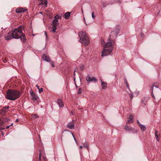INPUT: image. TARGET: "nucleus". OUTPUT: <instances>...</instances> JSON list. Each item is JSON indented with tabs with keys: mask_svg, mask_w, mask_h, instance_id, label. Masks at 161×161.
<instances>
[{
	"mask_svg": "<svg viewBox=\"0 0 161 161\" xmlns=\"http://www.w3.org/2000/svg\"><path fill=\"white\" fill-rule=\"evenodd\" d=\"M118 31L117 30L112 31L111 34L109 36V37L108 39L107 42L103 46V50L102 52L101 56L104 57L107 55L108 54H110L112 52L113 47V46L112 41L115 39L118 35Z\"/></svg>",
	"mask_w": 161,
	"mask_h": 161,
	"instance_id": "f257e3e1",
	"label": "nucleus"
},
{
	"mask_svg": "<svg viewBox=\"0 0 161 161\" xmlns=\"http://www.w3.org/2000/svg\"><path fill=\"white\" fill-rule=\"evenodd\" d=\"M14 38L18 39H20L23 42H25L26 41L25 36L22 33V28L20 26L17 28H15L12 32Z\"/></svg>",
	"mask_w": 161,
	"mask_h": 161,
	"instance_id": "f03ea898",
	"label": "nucleus"
},
{
	"mask_svg": "<svg viewBox=\"0 0 161 161\" xmlns=\"http://www.w3.org/2000/svg\"><path fill=\"white\" fill-rule=\"evenodd\" d=\"M21 95L20 92L17 90L8 89L7 92V99L14 100L19 97Z\"/></svg>",
	"mask_w": 161,
	"mask_h": 161,
	"instance_id": "7ed1b4c3",
	"label": "nucleus"
},
{
	"mask_svg": "<svg viewBox=\"0 0 161 161\" xmlns=\"http://www.w3.org/2000/svg\"><path fill=\"white\" fill-rule=\"evenodd\" d=\"M80 42L85 46H87L89 43V39L88 36L85 31L80 32L79 34Z\"/></svg>",
	"mask_w": 161,
	"mask_h": 161,
	"instance_id": "20e7f679",
	"label": "nucleus"
},
{
	"mask_svg": "<svg viewBox=\"0 0 161 161\" xmlns=\"http://www.w3.org/2000/svg\"><path fill=\"white\" fill-rule=\"evenodd\" d=\"M8 119L4 118L2 120H0V130H3L5 129V125H7V123L9 121Z\"/></svg>",
	"mask_w": 161,
	"mask_h": 161,
	"instance_id": "39448f33",
	"label": "nucleus"
},
{
	"mask_svg": "<svg viewBox=\"0 0 161 161\" xmlns=\"http://www.w3.org/2000/svg\"><path fill=\"white\" fill-rule=\"evenodd\" d=\"M52 24V27L51 28L52 30H51V31L53 32H55L56 30L57 26L59 25L58 20H53Z\"/></svg>",
	"mask_w": 161,
	"mask_h": 161,
	"instance_id": "423d86ee",
	"label": "nucleus"
},
{
	"mask_svg": "<svg viewBox=\"0 0 161 161\" xmlns=\"http://www.w3.org/2000/svg\"><path fill=\"white\" fill-rule=\"evenodd\" d=\"M9 108V106H7L3 107V109L0 110V115L2 116H4L5 114L8 112L7 110Z\"/></svg>",
	"mask_w": 161,
	"mask_h": 161,
	"instance_id": "0eeeda50",
	"label": "nucleus"
},
{
	"mask_svg": "<svg viewBox=\"0 0 161 161\" xmlns=\"http://www.w3.org/2000/svg\"><path fill=\"white\" fill-rule=\"evenodd\" d=\"M12 32H8L5 37V39L6 40H9L11 39L14 38Z\"/></svg>",
	"mask_w": 161,
	"mask_h": 161,
	"instance_id": "6e6552de",
	"label": "nucleus"
},
{
	"mask_svg": "<svg viewBox=\"0 0 161 161\" xmlns=\"http://www.w3.org/2000/svg\"><path fill=\"white\" fill-rule=\"evenodd\" d=\"M75 121L72 120L71 122H70L67 125V127L70 129H74Z\"/></svg>",
	"mask_w": 161,
	"mask_h": 161,
	"instance_id": "1a4fd4ad",
	"label": "nucleus"
},
{
	"mask_svg": "<svg viewBox=\"0 0 161 161\" xmlns=\"http://www.w3.org/2000/svg\"><path fill=\"white\" fill-rule=\"evenodd\" d=\"M86 80L88 82H91L93 81H96L97 80L94 77H91L90 75H88L86 77Z\"/></svg>",
	"mask_w": 161,
	"mask_h": 161,
	"instance_id": "9d476101",
	"label": "nucleus"
},
{
	"mask_svg": "<svg viewBox=\"0 0 161 161\" xmlns=\"http://www.w3.org/2000/svg\"><path fill=\"white\" fill-rule=\"evenodd\" d=\"M26 10H27L25 8L20 7L17 8L15 10V12L17 13L21 14Z\"/></svg>",
	"mask_w": 161,
	"mask_h": 161,
	"instance_id": "9b49d317",
	"label": "nucleus"
},
{
	"mask_svg": "<svg viewBox=\"0 0 161 161\" xmlns=\"http://www.w3.org/2000/svg\"><path fill=\"white\" fill-rule=\"evenodd\" d=\"M125 130L126 131H130L133 130V132H136L137 131V130H136L134 128H132L128 126L125 125Z\"/></svg>",
	"mask_w": 161,
	"mask_h": 161,
	"instance_id": "f8f14e48",
	"label": "nucleus"
},
{
	"mask_svg": "<svg viewBox=\"0 0 161 161\" xmlns=\"http://www.w3.org/2000/svg\"><path fill=\"white\" fill-rule=\"evenodd\" d=\"M154 89H157V91H160V89L159 88H158V87L157 86H155L154 85H153V87H152V96L153 97L154 99H155V97L154 96V95H153V90H154ZM154 90L155 91V89H154Z\"/></svg>",
	"mask_w": 161,
	"mask_h": 161,
	"instance_id": "ddd939ff",
	"label": "nucleus"
},
{
	"mask_svg": "<svg viewBox=\"0 0 161 161\" xmlns=\"http://www.w3.org/2000/svg\"><path fill=\"white\" fill-rule=\"evenodd\" d=\"M57 103L59 107L61 108L64 106L62 101L61 99H58L57 100Z\"/></svg>",
	"mask_w": 161,
	"mask_h": 161,
	"instance_id": "4468645a",
	"label": "nucleus"
},
{
	"mask_svg": "<svg viewBox=\"0 0 161 161\" xmlns=\"http://www.w3.org/2000/svg\"><path fill=\"white\" fill-rule=\"evenodd\" d=\"M133 118V117L132 115H130L128 118L129 119L126 122V123L127 124H130L133 123L132 120Z\"/></svg>",
	"mask_w": 161,
	"mask_h": 161,
	"instance_id": "2eb2a0df",
	"label": "nucleus"
},
{
	"mask_svg": "<svg viewBox=\"0 0 161 161\" xmlns=\"http://www.w3.org/2000/svg\"><path fill=\"white\" fill-rule=\"evenodd\" d=\"M70 13L69 12H66L63 16V17L66 19H69L70 16Z\"/></svg>",
	"mask_w": 161,
	"mask_h": 161,
	"instance_id": "dca6fc26",
	"label": "nucleus"
},
{
	"mask_svg": "<svg viewBox=\"0 0 161 161\" xmlns=\"http://www.w3.org/2000/svg\"><path fill=\"white\" fill-rule=\"evenodd\" d=\"M100 80L101 81V84L102 85V88L103 89H104L107 88V83L105 82H103L100 79Z\"/></svg>",
	"mask_w": 161,
	"mask_h": 161,
	"instance_id": "f3484780",
	"label": "nucleus"
},
{
	"mask_svg": "<svg viewBox=\"0 0 161 161\" xmlns=\"http://www.w3.org/2000/svg\"><path fill=\"white\" fill-rule=\"evenodd\" d=\"M139 127L142 131H144L146 129V127L144 125L140 124Z\"/></svg>",
	"mask_w": 161,
	"mask_h": 161,
	"instance_id": "a211bd4d",
	"label": "nucleus"
},
{
	"mask_svg": "<svg viewBox=\"0 0 161 161\" xmlns=\"http://www.w3.org/2000/svg\"><path fill=\"white\" fill-rule=\"evenodd\" d=\"M41 3L39 4H43L45 5H46L47 3V0H41Z\"/></svg>",
	"mask_w": 161,
	"mask_h": 161,
	"instance_id": "6ab92c4d",
	"label": "nucleus"
},
{
	"mask_svg": "<svg viewBox=\"0 0 161 161\" xmlns=\"http://www.w3.org/2000/svg\"><path fill=\"white\" fill-rule=\"evenodd\" d=\"M47 56L45 55V54H43L42 55V59L43 60H44L46 58Z\"/></svg>",
	"mask_w": 161,
	"mask_h": 161,
	"instance_id": "aec40b11",
	"label": "nucleus"
},
{
	"mask_svg": "<svg viewBox=\"0 0 161 161\" xmlns=\"http://www.w3.org/2000/svg\"><path fill=\"white\" fill-rule=\"evenodd\" d=\"M148 100V98L147 97H144L143 99H142V102L144 101V100L146 102H147Z\"/></svg>",
	"mask_w": 161,
	"mask_h": 161,
	"instance_id": "412c9836",
	"label": "nucleus"
},
{
	"mask_svg": "<svg viewBox=\"0 0 161 161\" xmlns=\"http://www.w3.org/2000/svg\"><path fill=\"white\" fill-rule=\"evenodd\" d=\"M50 59L49 58L47 57V58H46L44 61H46L47 62H50Z\"/></svg>",
	"mask_w": 161,
	"mask_h": 161,
	"instance_id": "4be33fe9",
	"label": "nucleus"
},
{
	"mask_svg": "<svg viewBox=\"0 0 161 161\" xmlns=\"http://www.w3.org/2000/svg\"><path fill=\"white\" fill-rule=\"evenodd\" d=\"M32 116L33 119H36V118L37 117V115L36 114L32 115Z\"/></svg>",
	"mask_w": 161,
	"mask_h": 161,
	"instance_id": "5701e85b",
	"label": "nucleus"
},
{
	"mask_svg": "<svg viewBox=\"0 0 161 161\" xmlns=\"http://www.w3.org/2000/svg\"><path fill=\"white\" fill-rule=\"evenodd\" d=\"M159 135H155V137H156V139L157 140V141H158V142H159V140H158V138H159L158 136Z\"/></svg>",
	"mask_w": 161,
	"mask_h": 161,
	"instance_id": "b1692460",
	"label": "nucleus"
},
{
	"mask_svg": "<svg viewBox=\"0 0 161 161\" xmlns=\"http://www.w3.org/2000/svg\"><path fill=\"white\" fill-rule=\"evenodd\" d=\"M102 5L103 7H104L107 5V4L105 2H103L102 3Z\"/></svg>",
	"mask_w": 161,
	"mask_h": 161,
	"instance_id": "393cba45",
	"label": "nucleus"
},
{
	"mask_svg": "<svg viewBox=\"0 0 161 161\" xmlns=\"http://www.w3.org/2000/svg\"><path fill=\"white\" fill-rule=\"evenodd\" d=\"M101 43L102 45H103L105 43V42L104 40H101Z\"/></svg>",
	"mask_w": 161,
	"mask_h": 161,
	"instance_id": "a878e982",
	"label": "nucleus"
},
{
	"mask_svg": "<svg viewBox=\"0 0 161 161\" xmlns=\"http://www.w3.org/2000/svg\"><path fill=\"white\" fill-rule=\"evenodd\" d=\"M81 92H82V90H81V89L79 88V90H78V94H80L81 93Z\"/></svg>",
	"mask_w": 161,
	"mask_h": 161,
	"instance_id": "bb28decb",
	"label": "nucleus"
},
{
	"mask_svg": "<svg viewBox=\"0 0 161 161\" xmlns=\"http://www.w3.org/2000/svg\"><path fill=\"white\" fill-rule=\"evenodd\" d=\"M59 16L58 15H56L54 17V20H58V19L59 18Z\"/></svg>",
	"mask_w": 161,
	"mask_h": 161,
	"instance_id": "cd10ccee",
	"label": "nucleus"
},
{
	"mask_svg": "<svg viewBox=\"0 0 161 161\" xmlns=\"http://www.w3.org/2000/svg\"><path fill=\"white\" fill-rule=\"evenodd\" d=\"M43 91V88H40V89L39 90V93H41V92H42Z\"/></svg>",
	"mask_w": 161,
	"mask_h": 161,
	"instance_id": "c85d7f7f",
	"label": "nucleus"
},
{
	"mask_svg": "<svg viewBox=\"0 0 161 161\" xmlns=\"http://www.w3.org/2000/svg\"><path fill=\"white\" fill-rule=\"evenodd\" d=\"M130 96L131 98V100L133 98V95L132 94V93H130Z\"/></svg>",
	"mask_w": 161,
	"mask_h": 161,
	"instance_id": "c756f323",
	"label": "nucleus"
},
{
	"mask_svg": "<svg viewBox=\"0 0 161 161\" xmlns=\"http://www.w3.org/2000/svg\"><path fill=\"white\" fill-rule=\"evenodd\" d=\"M33 98L34 99H37V97L34 94L32 95Z\"/></svg>",
	"mask_w": 161,
	"mask_h": 161,
	"instance_id": "7c9ffc66",
	"label": "nucleus"
},
{
	"mask_svg": "<svg viewBox=\"0 0 161 161\" xmlns=\"http://www.w3.org/2000/svg\"><path fill=\"white\" fill-rule=\"evenodd\" d=\"M158 131L157 130H155V135H159L158 134Z\"/></svg>",
	"mask_w": 161,
	"mask_h": 161,
	"instance_id": "2f4dec72",
	"label": "nucleus"
},
{
	"mask_svg": "<svg viewBox=\"0 0 161 161\" xmlns=\"http://www.w3.org/2000/svg\"><path fill=\"white\" fill-rule=\"evenodd\" d=\"M13 125V124H12L11 125H8V126H6V128L7 129H8V128H9V127L11 126V125Z\"/></svg>",
	"mask_w": 161,
	"mask_h": 161,
	"instance_id": "473e14b6",
	"label": "nucleus"
},
{
	"mask_svg": "<svg viewBox=\"0 0 161 161\" xmlns=\"http://www.w3.org/2000/svg\"><path fill=\"white\" fill-rule=\"evenodd\" d=\"M92 18L93 19H94V18L95 17V16L94 15V12H92Z\"/></svg>",
	"mask_w": 161,
	"mask_h": 161,
	"instance_id": "72a5a7b5",
	"label": "nucleus"
},
{
	"mask_svg": "<svg viewBox=\"0 0 161 161\" xmlns=\"http://www.w3.org/2000/svg\"><path fill=\"white\" fill-rule=\"evenodd\" d=\"M44 35H45V36H46V38L47 39V32L46 31H45L44 32Z\"/></svg>",
	"mask_w": 161,
	"mask_h": 161,
	"instance_id": "f704fd0d",
	"label": "nucleus"
},
{
	"mask_svg": "<svg viewBox=\"0 0 161 161\" xmlns=\"http://www.w3.org/2000/svg\"><path fill=\"white\" fill-rule=\"evenodd\" d=\"M3 62L4 63H5L7 62V61L6 59H4L3 60Z\"/></svg>",
	"mask_w": 161,
	"mask_h": 161,
	"instance_id": "c9c22d12",
	"label": "nucleus"
},
{
	"mask_svg": "<svg viewBox=\"0 0 161 161\" xmlns=\"http://www.w3.org/2000/svg\"><path fill=\"white\" fill-rule=\"evenodd\" d=\"M125 80V83L126 84H128V83L127 82V80L126 79L125 80Z\"/></svg>",
	"mask_w": 161,
	"mask_h": 161,
	"instance_id": "e433bc0d",
	"label": "nucleus"
},
{
	"mask_svg": "<svg viewBox=\"0 0 161 161\" xmlns=\"http://www.w3.org/2000/svg\"><path fill=\"white\" fill-rule=\"evenodd\" d=\"M36 87L38 89V90L40 89L39 86L38 85H36Z\"/></svg>",
	"mask_w": 161,
	"mask_h": 161,
	"instance_id": "4c0bfd02",
	"label": "nucleus"
},
{
	"mask_svg": "<svg viewBox=\"0 0 161 161\" xmlns=\"http://www.w3.org/2000/svg\"><path fill=\"white\" fill-rule=\"evenodd\" d=\"M137 123L139 125V126H140V124H141L140 123V122H139V120H137Z\"/></svg>",
	"mask_w": 161,
	"mask_h": 161,
	"instance_id": "58836bf2",
	"label": "nucleus"
},
{
	"mask_svg": "<svg viewBox=\"0 0 161 161\" xmlns=\"http://www.w3.org/2000/svg\"><path fill=\"white\" fill-rule=\"evenodd\" d=\"M51 66H52V67H54V65L53 63H51Z\"/></svg>",
	"mask_w": 161,
	"mask_h": 161,
	"instance_id": "ea45409f",
	"label": "nucleus"
},
{
	"mask_svg": "<svg viewBox=\"0 0 161 161\" xmlns=\"http://www.w3.org/2000/svg\"><path fill=\"white\" fill-rule=\"evenodd\" d=\"M126 86L128 89H129V85L128 84H126Z\"/></svg>",
	"mask_w": 161,
	"mask_h": 161,
	"instance_id": "a19ab883",
	"label": "nucleus"
},
{
	"mask_svg": "<svg viewBox=\"0 0 161 161\" xmlns=\"http://www.w3.org/2000/svg\"><path fill=\"white\" fill-rule=\"evenodd\" d=\"M82 148H83V147L81 146H80L79 147V148L80 149H82Z\"/></svg>",
	"mask_w": 161,
	"mask_h": 161,
	"instance_id": "79ce46f5",
	"label": "nucleus"
},
{
	"mask_svg": "<svg viewBox=\"0 0 161 161\" xmlns=\"http://www.w3.org/2000/svg\"><path fill=\"white\" fill-rule=\"evenodd\" d=\"M2 34L0 33V38L2 36Z\"/></svg>",
	"mask_w": 161,
	"mask_h": 161,
	"instance_id": "37998d69",
	"label": "nucleus"
},
{
	"mask_svg": "<svg viewBox=\"0 0 161 161\" xmlns=\"http://www.w3.org/2000/svg\"><path fill=\"white\" fill-rule=\"evenodd\" d=\"M40 157H41V153L40 152V153H39V159H40Z\"/></svg>",
	"mask_w": 161,
	"mask_h": 161,
	"instance_id": "c03bdc74",
	"label": "nucleus"
},
{
	"mask_svg": "<svg viewBox=\"0 0 161 161\" xmlns=\"http://www.w3.org/2000/svg\"><path fill=\"white\" fill-rule=\"evenodd\" d=\"M83 20H84V22H86L85 19L84 17H83Z\"/></svg>",
	"mask_w": 161,
	"mask_h": 161,
	"instance_id": "a18cd8bd",
	"label": "nucleus"
},
{
	"mask_svg": "<svg viewBox=\"0 0 161 161\" xmlns=\"http://www.w3.org/2000/svg\"><path fill=\"white\" fill-rule=\"evenodd\" d=\"M71 134L72 135V136L73 137V138L75 137L74 136L73 134L72 133H71Z\"/></svg>",
	"mask_w": 161,
	"mask_h": 161,
	"instance_id": "49530a36",
	"label": "nucleus"
},
{
	"mask_svg": "<svg viewBox=\"0 0 161 161\" xmlns=\"http://www.w3.org/2000/svg\"><path fill=\"white\" fill-rule=\"evenodd\" d=\"M18 121V119H16V122Z\"/></svg>",
	"mask_w": 161,
	"mask_h": 161,
	"instance_id": "de8ad7c7",
	"label": "nucleus"
},
{
	"mask_svg": "<svg viewBox=\"0 0 161 161\" xmlns=\"http://www.w3.org/2000/svg\"><path fill=\"white\" fill-rule=\"evenodd\" d=\"M81 69L82 70V69H83V68L82 67H81Z\"/></svg>",
	"mask_w": 161,
	"mask_h": 161,
	"instance_id": "09e8293b",
	"label": "nucleus"
},
{
	"mask_svg": "<svg viewBox=\"0 0 161 161\" xmlns=\"http://www.w3.org/2000/svg\"><path fill=\"white\" fill-rule=\"evenodd\" d=\"M82 13H83V10L82 9Z\"/></svg>",
	"mask_w": 161,
	"mask_h": 161,
	"instance_id": "8fccbe9b",
	"label": "nucleus"
},
{
	"mask_svg": "<svg viewBox=\"0 0 161 161\" xmlns=\"http://www.w3.org/2000/svg\"><path fill=\"white\" fill-rule=\"evenodd\" d=\"M74 140L75 141H76V139H75V137H74Z\"/></svg>",
	"mask_w": 161,
	"mask_h": 161,
	"instance_id": "3c124183",
	"label": "nucleus"
},
{
	"mask_svg": "<svg viewBox=\"0 0 161 161\" xmlns=\"http://www.w3.org/2000/svg\"><path fill=\"white\" fill-rule=\"evenodd\" d=\"M74 140L75 141H76V139H75V137H74Z\"/></svg>",
	"mask_w": 161,
	"mask_h": 161,
	"instance_id": "603ef678",
	"label": "nucleus"
},
{
	"mask_svg": "<svg viewBox=\"0 0 161 161\" xmlns=\"http://www.w3.org/2000/svg\"><path fill=\"white\" fill-rule=\"evenodd\" d=\"M42 13H41L40 14H42Z\"/></svg>",
	"mask_w": 161,
	"mask_h": 161,
	"instance_id": "864d4df0",
	"label": "nucleus"
}]
</instances>
